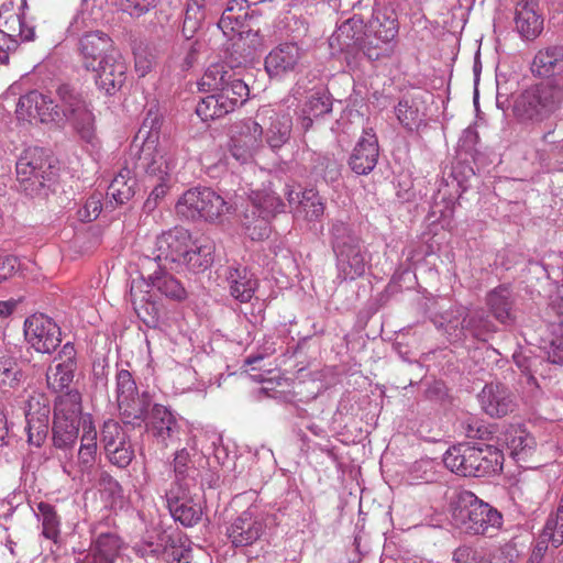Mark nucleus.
Here are the masks:
<instances>
[{
	"mask_svg": "<svg viewBox=\"0 0 563 563\" xmlns=\"http://www.w3.org/2000/svg\"><path fill=\"white\" fill-rule=\"evenodd\" d=\"M169 541L170 533L163 531L157 534L155 540L145 541L144 543L137 545L136 552L141 558L145 560L148 558H155L156 560L163 562Z\"/></svg>",
	"mask_w": 563,
	"mask_h": 563,
	"instance_id": "5fc2aeb1",
	"label": "nucleus"
},
{
	"mask_svg": "<svg viewBox=\"0 0 563 563\" xmlns=\"http://www.w3.org/2000/svg\"><path fill=\"white\" fill-rule=\"evenodd\" d=\"M102 60L101 65L92 69L96 73L95 82L106 95L113 96L125 82L128 67L118 53Z\"/></svg>",
	"mask_w": 563,
	"mask_h": 563,
	"instance_id": "6ab92c4d",
	"label": "nucleus"
},
{
	"mask_svg": "<svg viewBox=\"0 0 563 563\" xmlns=\"http://www.w3.org/2000/svg\"><path fill=\"white\" fill-rule=\"evenodd\" d=\"M191 550L185 545L179 536L170 533L167 551L163 562L165 563H189Z\"/></svg>",
	"mask_w": 563,
	"mask_h": 563,
	"instance_id": "e2e57ef3",
	"label": "nucleus"
},
{
	"mask_svg": "<svg viewBox=\"0 0 563 563\" xmlns=\"http://www.w3.org/2000/svg\"><path fill=\"white\" fill-rule=\"evenodd\" d=\"M115 393L123 423L140 427L146 410L151 407L152 396L150 393L139 394L133 375L128 369L117 372Z\"/></svg>",
	"mask_w": 563,
	"mask_h": 563,
	"instance_id": "9b49d317",
	"label": "nucleus"
},
{
	"mask_svg": "<svg viewBox=\"0 0 563 563\" xmlns=\"http://www.w3.org/2000/svg\"><path fill=\"white\" fill-rule=\"evenodd\" d=\"M518 368L526 375L529 384H537V376L545 378L549 375V363L545 355H534L531 352L514 354Z\"/></svg>",
	"mask_w": 563,
	"mask_h": 563,
	"instance_id": "ea45409f",
	"label": "nucleus"
},
{
	"mask_svg": "<svg viewBox=\"0 0 563 563\" xmlns=\"http://www.w3.org/2000/svg\"><path fill=\"white\" fill-rule=\"evenodd\" d=\"M129 439L130 435L124 431L118 421L112 419L104 421L100 434V442L104 452H107L108 449L110 450L114 446L124 444Z\"/></svg>",
	"mask_w": 563,
	"mask_h": 563,
	"instance_id": "864d4df0",
	"label": "nucleus"
},
{
	"mask_svg": "<svg viewBox=\"0 0 563 563\" xmlns=\"http://www.w3.org/2000/svg\"><path fill=\"white\" fill-rule=\"evenodd\" d=\"M503 452L489 444L471 445L460 443L446 450L443 463L451 472L461 476L483 477L503 470Z\"/></svg>",
	"mask_w": 563,
	"mask_h": 563,
	"instance_id": "7ed1b4c3",
	"label": "nucleus"
},
{
	"mask_svg": "<svg viewBox=\"0 0 563 563\" xmlns=\"http://www.w3.org/2000/svg\"><path fill=\"white\" fill-rule=\"evenodd\" d=\"M563 102V86L551 79L526 89L515 101L514 112L521 120L542 121Z\"/></svg>",
	"mask_w": 563,
	"mask_h": 563,
	"instance_id": "39448f33",
	"label": "nucleus"
},
{
	"mask_svg": "<svg viewBox=\"0 0 563 563\" xmlns=\"http://www.w3.org/2000/svg\"><path fill=\"white\" fill-rule=\"evenodd\" d=\"M190 456L189 453L183 449L177 451L174 457V481L180 482H194L196 468L194 465H190Z\"/></svg>",
	"mask_w": 563,
	"mask_h": 563,
	"instance_id": "680f3d73",
	"label": "nucleus"
},
{
	"mask_svg": "<svg viewBox=\"0 0 563 563\" xmlns=\"http://www.w3.org/2000/svg\"><path fill=\"white\" fill-rule=\"evenodd\" d=\"M369 32L383 44L393 41L398 34L396 12L388 8L375 9L369 21Z\"/></svg>",
	"mask_w": 563,
	"mask_h": 563,
	"instance_id": "c9c22d12",
	"label": "nucleus"
},
{
	"mask_svg": "<svg viewBox=\"0 0 563 563\" xmlns=\"http://www.w3.org/2000/svg\"><path fill=\"white\" fill-rule=\"evenodd\" d=\"M177 155L178 147L173 142L140 146L134 164L135 174L142 175L144 183L172 180V175L178 164Z\"/></svg>",
	"mask_w": 563,
	"mask_h": 563,
	"instance_id": "9d476101",
	"label": "nucleus"
},
{
	"mask_svg": "<svg viewBox=\"0 0 563 563\" xmlns=\"http://www.w3.org/2000/svg\"><path fill=\"white\" fill-rule=\"evenodd\" d=\"M264 126L252 118L245 119L239 125V135L234 136L246 144V147L257 152L263 145Z\"/></svg>",
	"mask_w": 563,
	"mask_h": 563,
	"instance_id": "8fccbe9b",
	"label": "nucleus"
},
{
	"mask_svg": "<svg viewBox=\"0 0 563 563\" xmlns=\"http://www.w3.org/2000/svg\"><path fill=\"white\" fill-rule=\"evenodd\" d=\"M497 331L495 323L484 310H473L464 316V340L471 336L486 342Z\"/></svg>",
	"mask_w": 563,
	"mask_h": 563,
	"instance_id": "58836bf2",
	"label": "nucleus"
},
{
	"mask_svg": "<svg viewBox=\"0 0 563 563\" xmlns=\"http://www.w3.org/2000/svg\"><path fill=\"white\" fill-rule=\"evenodd\" d=\"M303 52L296 43H283L272 49L265 58V69L271 77L296 71Z\"/></svg>",
	"mask_w": 563,
	"mask_h": 563,
	"instance_id": "4be33fe9",
	"label": "nucleus"
},
{
	"mask_svg": "<svg viewBox=\"0 0 563 563\" xmlns=\"http://www.w3.org/2000/svg\"><path fill=\"white\" fill-rule=\"evenodd\" d=\"M55 366H51L46 373L47 386L55 393L68 388L74 379V372L77 367L76 350L73 343L67 342L58 352Z\"/></svg>",
	"mask_w": 563,
	"mask_h": 563,
	"instance_id": "aec40b11",
	"label": "nucleus"
},
{
	"mask_svg": "<svg viewBox=\"0 0 563 563\" xmlns=\"http://www.w3.org/2000/svg\"><path fill=\"white\" fill-rule=\"evenodd\" d=\"M396 117L407 130H413L421 121L419 111L407 99H401L395 108Z\"/></svg>",
	"mask_w": 563,
	"mask_h": 563,
	"instance_id": "338daca9",
	"label": "nucleus"
},
{
	"mask_svg": "<svg viewBox=\"0 0 563 563\" xmlns=\"http://www.w3.org/2000/svg\"><path fill=\"white\" fill-rule=\"evenodd\" d=\"M80 419H71L65 416H54L53 444L59 450H70L77 442Z\"/></svg>",
	"mask_w": 563,
	"mask_h": 563,
	"instance_id": "4c0bfd02",
	"label": "nucleus"
},
{
	"mask_svg": "<svg viewBox=\"0 0 563 563\" xmlns=\"http://www.w3.org/2000/svg\"><path fill=\"white\" fill-rule=\"evenodd\" d=\"M136 179L129 168H122L109 186L108 195L118 205L128 202L135 195Z\"/></svg>",
	"mask_w": 563,
	"mask_h": 563,
	"instance_id": "c03bdc74",
	"label": "nucleus"
},
{
	"mask_svg": "<svg viewBox=\"0 0 563 563\" xmlns=\"http://www.w3.org/2000/svg\"><path fill=\"white\" fill-rule=\"evenodd\" d=\"M483 410L490 417L501 418L515 408L512 393L503 384L485 385L478 395Z\"/></svg>",
	"mask_w": 563,
	"mask_h": 563,
	"instance_id": "b1692460",
	"label": "nucleus"
},
{
	"mask_svg": "<svg viewBox=\"0 0 563 563\" xmlns=\"http://www.w3.org/2000/svg\"><path fill=\"white\" fill-rule=\"evenodd\" d=\"M25 380L22 369L18 368L11 357H0V387L18 389Z\"/></svg>",
	"mask_w": 563,
	"mask_h": 563,
	"instance_id": "603ef678",
	"label": "nucleus"
},
{
	"mask_svg": "<svg viewBox=\"0 0 563 563\" xmlns=\"http://www.w3.org/2000/svg\"><path fill=\"white\" fill-rule=\"evenodd\" d=\"M131 303L137 317L150 328H156L159 323V308L152 300V296L131 289Z\"/></svg>",
	"mask_w": 563,
	"mask_h": 563,
	"instance_id": "37998d69",
	"label": "nucleus"
},
{
	"mask_svg": "<svg viewBox=\"0 0 563 563\" xmlns=\"http://www.w3.org/2000/svg\"><path fill=\"white\" fill-rule=\"evenodd\" d=\"M249 93V86L243 80H233L217 93L202 98L196 107V113L202 121L223 118L242 106Z\"/></svg>",
	"mask_w": 563,
	"mask_h": 563,
	"instance_id": "f8f14e48",
	"label": "nucleus"
},
{
	"mask_svg": "<svg viewBox=\"0 0 563 563\" xmlns=\"http://www.w3.org/2000/svg\"><path fill=\"white\" fill-rule=\"evenodd\" d=\"M18 190L31 198H45L56 183L57 168L43 147L25 148L15 164Z\"/></svg>",
	"mask_w": 563,
	"mask_h": 563,
	"instance_id": "f03ea898",
	"label": "nucleus"
},
{
	"mask_svg": "<svg viewBox=\"0 0 563 563\" xmlns=\"http://www.w3.org/2000/svg\"><path fill=\"white\" fill-rule=\"evenodd\" d=\"M227 282L231 296L240 302H249L258 287V279L245 266L230 267Z\"/></svg>",
	"mask_w": 563,
	"mask_h": 563,
	"instance_id": "c756f323",
	"label": "nucleus"
},
{
	"mask_svg": "<svg viewBox=\"0 0 563 563\" xmlns=\"http://www.w3.org/2000/svg\"><path fill=\"white\" fill-rule=\"evenodd\" d=\"M330 244L335 256L336 279L353 282L364 276L371 256L362 239L350 224L335 220L329 229Z\"/></svg>",
	"mask_w": 563,
	"mask_h": 563,
	"instance_id": "f257e3e1",
	"label": "nucleus"
},
{
	"mask_svg": "<svg viewBox=\"0 0 563 563\" xmlns=\"http://www.w3.org/2000/svg\"><path fill=\"white\" fill-rule=\"evenodd\" d=\"M303 111L314 118L330 113L332 111V99L330 93L324 89L314 91L308 98Z\"/></svg>",
	"mask_w": 563,
	"mask_h": 563,
	"instance_id": "4d7b16f0",
	"label": "nucleus"
},
{
	"mask_svg": "<svg viewBox=\"0 0 563 563\" xmlns=\"http://www.w3.org/2000/svg\"><path fill=\"white\" fill-rule=\"evenodd\" d=\"M364 27L363 21L357 16L345 20L331 35L330 45L342 52L357 48L365 35Z\"/></svg>",
	"mask_w": 563,
	"mask_h": 563,
	"instance_id": "473e14b6",
	"label": "nucleus"
},
{
	"mask_svg": "<svg viewBox=\"0 0 563 563\" xmlns=\"http://www.w3.org/2000/svg\"><path fill=\"white\" fill-rule=\"evenodd\" d=\"M542 533L544 539L550 540L553 548H559L563 544V510L556 509L555 512L549 515Z\"/></svg>",
	"mask_w": 563,
	"mask_h": 563,
	"instance_id": "bf43d9fd",
	"label": "nucleus"
},
{
	"mask_svg": "<svg viewBox=\"0 0 563 563\" xmlns=\"http://www.w3.org/2000/svg\"><path fill=\"white\" fill-rule=\"evenodd\" d=\"M190 244L191 236L186 229L174 228L163 232L156 236L148 253L140 257V267L143 272H150L153 267L179 266Z\"/></svg>",
	"mask_w": 563,
	"mask_h": 563,
	"instance_id": "1a4fd4ad",
	"label": "nucleus"
},
{
	"mask_svg": "<svg viewBox=\"0 0 563 563\" xmlns=\"http://www.w3.org/2000/svg\"><path fill=\"white\" fill-rule=\"evenodd\" d=\"M265 531L263 521L250 509L233 519L225 529V536L235 549L253 545Z\"/></svg>",
	"mask_w": 563,
	"mask_h": 563,
	"instance_id": "dca6fc26",
	"label": "nucleus"
},
{
	"mask_svg": "<svg viewBox=\"0 0 563 563\" xmlns=\"http://www.w3.org/2000/svg\"><path fill=\"white\" fill-rule=\"evenodd\" d=\"M452 520L457 529L472 536L493 537L503 526L501 512L471 492L459 495Z\"/></svg>",
	"mask_w": 563,
	"mask_h": 563,
	"instance_id": "20e7f679",
	"label": "nucleus"
},
{
	"mask_svg": "<svg viewBox=\"0 0 563 563\" xmlns=\"http://www.w3.org/2000/svg\"><path fill=\"white\" fill-rule=\"evenodd\" d=\"M284 208V202L274 191H253L242 216V224L249 236L252 240L268 238L271 220L283 212Z\"/></svg>",
	"mask_w": 563,
	"mask_h": 563,
	"instance_id": "6e6552de",
	"label": "nucleus"
},
{
	"mask_svg": "<svg viewBox=\"0 0 563 563\" xmlns=\"http://www.w3.org/2000/svg\"><path fill=\"white\" fill-rule=\"evenodd\" d=\"M81 409L80 393L76 389H70L56 398L54 416L80 419Z\"/></svg>",
	"mask_w": 563,
	"mask_h": 563,
	"instance_id": "09e8293b",
	"label": "nucleus"
},
{
	"mask_svg": "<svg viewBox=\"0 0 563 563\" xmlns=\"http://www.w3.org/2000/svg\"><path fill=\"white\" fill-rule=\"evenodd\" d=\"M78 51L85 69L92 70L103 63L102 59L114 55L111 38L103 32L96 31L85 34L78 43Z\"/></svg>",
	"mask_w": 563,
	"mask_h": 563,
	"instance_id": "a211bd4d",
	"label": "nucleus"
},
{
	"mask_svg": "<svg viewBox=\"0 0 563 563\" xmlns=\"http://www.w3.org/2000/svg\"><path fill=\"white\" fill-rule=\"evenodd\" d=\"M285 194L290 206L297 205L296 214L302 217L306 221H319L323 217L325 205L318 191L313 189H306L302 192L288 190Z\"/></svg>",
	"mask_w": 563,
	"mask_h": 563,
	"instance_id": "a878e982",
	"label": "nucleus"
},
{
	"mask_svg": "<svg viewBox=\"0 0 563 563\" xmlns=\"http://www.w3.org/2000/svg\"><path fill=\"white\" fill-rule=\"evenodd\" d=\"M466 308L463 306H451L449 309L437 312L431 321L437 329L441 330L452 343L464 341V316Z\"/></svg>",
	"mask_w": 563,
	"mask_h": 563,
	"instance_id": "bb28decb",
	"label": "nucleus"
},
{
	"mask_svg": "<svg viewBox=\"0 0 563 563\" xmlns=\"http://www.w3.org/2000/svg\"><path fill=\"white\" fill-rule=\"evenodd\" d=\"M143 276L147 278L148 285L156 289L162 296L181 301L187 298V291L183 284L172 274L167 272V267H153L150 272H143Z\"/></svg>",
	"mask_w": 563,
	"mask_h": 563,
	"instance_id": "c85d7f7f",
	"label": "nucleus"
},
{
	"mask_svg": "<svg viewBox=\"0 0 563 563\" xmlns=\"http://www.w3.org/2000/svg\"><path fill=\"white\" fill-rule=\"evenodd\" d=\"M25 341L38 353L51 354L62 342L58 324L43 313L27 317L23 324Z\"/></svg>",
	"mask_w": 563,
	"mask_h": 563,
	"instance_id": "ddd939ff",
	"label": "nucleus"
},
{
	"mask_svg": "<svg viewBox=\"0 0 563 563\" xmlns=\"http://www.w3.org/2000/svg\"><path fill=\"white\" fill-rule=\"evenodd\" d=\"M104 453L109 462L119 468L128 467L134 459V450L130 439L124 444L108 449Z\"/></svg>",
	"mask_w": 563,
	"mask_h": 563,
	"instance_id": "69168bd1",
	"label": "nucleus"
},
{
	"mask_svg": "<svg viewBox=\"0 0 563 563\" xmlns=\"http://www.w3.org/2000/svg\"><path fill=\"white\" fill-rule=\"evenodd\" d=\"M175 209L187 220L214 222L231 212L232 205L210 187H195L179 197Z\"/></svg>",
	"mask_w": 563,
	"mask_h": 563,
	"instance_id": "423d86ee",
	"label": "nucleus"
},
{
	"mask_svg": "<svg viewBox=\"0 0 563 563\" xmlns=\"http://www.w3.org/2000/svg\"><path fill=\"white\" fill-rule=\"evenodd\" d=\"M539 349L543 352L548 362L555 365H563V333L561 325L548 327V333L539 341Z\"/></svg>",
	"mask_w": 563,
	"mask_h": 563,
	"instance_id": "79ce46f5",
	"label": "nucleus"
},
{
	"mask_svg": "<svg viewBox=\"0 0 563 563\" xmlns=\"http://www.w3.org/2000/svg\"><path fill=\"white\" fill-rule=\"evenodd\" d=\"M206 18L205 4L202 0H190L183 23V35L189 40L195 33L201 27L202 22Z\"/></svg>",
	"mask_w": 563,
	"mask_h": 563,
	"instance_id": "3c124183",
	"label": "nucleus"
},
{
	"mask_svg": "<svg viewBox=\"0 0 563 563\" xmlns=\"http://www.w3.org/2000/svg\"><path fill=\"white\" fill-rule=\"evenodd\" d=\"M122 547L120 537L114 532L100 533L90 545L81 563H114Z\"/></svg>",
	"mask_w": 563,
	"mask_h": 563,
	"instance_id": "7c9ffc66",
	"label": "nucleus"
},
{
	"mask_svg": "<svg viewBox=\"0 0 563 563\" xmlns=\"http://www.w3.org/2000/svg\"><path fill=\"white\" fill-rule=\"evenodd\" d=\"M168 510L174 520L180 522L184 527H194L202 517V506L196 497Z\"/></svg>",
	"mask_w": 563,
	"mask_h": 563,
	"instance_id": "de8ad7c7",
	"label": "nucleus"
},
{
	"mask_svg": "<svg viewBox=\"0 0 563 563\" xmlns=\"http://www.w3.org/2000/svg\"><path fill=\"white\" fill-rule=\"evenodd\" d=\"M162 123L163 117L158 110L150 109L135 135L133 145L135 147L159 145L161 143L158 142V139Z\"/></svg>",
	"mask_w": 563,
	"mask_h": 563,
	"instance_id": "a19ab883",
	"label": "nucleus"
},
{
	"mask_svg": "<svg viewBox=\"0 0 563 563\" xmlns=\"http://www.w3.org/2000/svg\"><path fill=\"white\" fill-rule=\"evenodd\" d=\"M531 70L539 77H553L563 86V46H550L539 51L531 65Z\"/></svg>",
	"mask_w": 563,
	"mask_h": 563,
	"instance_id": "cd10ccee",
	"label": "nucleus"
},
{
	"mask_svg": "<svg viewBox=\"0 0 563 563\" xmlns=\"http://www.w3.org/2000/svg\"><path fill=\"white\" fill-rule=\"evenodd\" d=\"M257 118L269 121L264 128L263 137L273 152H277L289 142L292 131V119L289 114L263 109L257 113Z\"/></svg>",
	"mask_w": 563,
	"mask_h": 563,
	"instance_id": "412c9836",
	"label": "nucleus"
},
{
	"mask_svg": "<svg viewBox=\"0 0 563 563\" xmlns=\"http://www.w3.org/2000/svg\"><path fill=\"white\" fill-rule=\"evenodd\" d=\"M379 146L377 136L372 128L363 130V134L353 148L349 166L357 175H368L377 165Z\"/></svg>",
	"mask_w": 563,
	"mask_h": 563,
	"instance_id": "f3484780",
	"label": "nucleus"
},
{
	"mask_svg": "<svg viewBox=\"0 0 563 563\" xmlns=\"http://www.w3.org/2000/svg\"><path fill=\"white\" fill-rule=\"evenodd\" d=\"M16 118L30 123H60L63 114H58V106L37 90H32L20 97L16 104Z\"/></svg>",
	"mask_w": 563,
	"mask_h": 563,
	"instance_id": "2eb2a0df",
	"label": "nucleus"
},
{
	"mask_svg": "<svg viewBox=\"0 0 563 563\" xmlns=\"http://www.w3.org/2000/svg\"><path fill=\"white\" fill-rule=\"evenodd\" d=\"M192 497L190 493V482L174 481L170 487L165 490V499L168 509H173V507L180 503H188V499Z\"/></svg>",
	"mask_w": 563,
	"mask_h": 563,
	"instance_id": "0e129e2a",
	"label": "nucleus"
},
{
	"mask_svg": "<svg viewBox=\"0 0 563 563\" xmlns=\"http://www.w3.org/2000/svg\"><path fill=\"white\" fill-rule=\"evenodd\" d=\"M311 172L327 183H334L341 176V165L332 154L313 153L311 156Z\"/></svg>",
	"mask_w": 563,
	"mask_h": 563,
	"instance_id": "a18cd8bd",
	"label": "nucleus"
},
{
	"mask_svg": "<svg viewBox=\"0 0 563 563\" xmlns=\"http://www.w3.org/2000/svg\"><path fill=\"white\" fill-rule=\"evenodd\" d=\"M255 20V10L250 8L246 0H230L218 26L225 35H235V32H244V27Z\"/></svg>",
	"mask_w": 563,
	"mask_h": 563,
	"instance_id": "393cba45",
	"label": "nucleus"
},
{
	"mask_svg": "<svg viewBox=\"0 0 563 563\" xmlns=\"http://www.w3.org/2000/svg\"><path fill=\"white\" fill-rule=\"evenodd\" d=\"M233 80H243L238 76L235 70L225 63L211 64L202 77L200 78L198 86L200 91L209 92L214 95L222 89L231 85Z\"/></svg>",
	"mask_w": 563,
	"mask_h": 563,
	"instance_id": "72a5a7b5",
	"label": "nucleus"
},
{
	"mask_svg": "<svg viewBox=\"0 0 563 563\" xmlns=\"http://www.w3.org/2000/svg\"><path fill=\"white\" fill-rule=\"evenodd\" d=\"M486 303L495 317L501 323H511L514 321L512 291L507 286H498L490 290L486 297Z\"/></svg>",
	"mask_w": 563,
	"mask_h": 563,
	"instance_id": "e433bc0d",
	"label": "nucleus"
},
{
	"mask_svg": "<svg viewBox=\"0 0 563 563\" xmlns=\"http://www.w3.org/2000/svg\"><path fill=\"white\" fill-rule=\"evenodd\" d=\"M510 456L517 462H527L536 449L534 438L521 427H510L504 435Z\"/></svg>",
	"mask_w": 563,
	"mask_h": 563,
	"instance_id": "f704fd0d",
	"label": "nucleus"
},
{
	"mask_svg": "<svg viewBox=\"0 0 563 563\" xmlns=\"http://www.w3.org/2000/svg\"><path fill=\"white\" fill-rule=\"evenodd\" d=\"M38 511L42 517L43 536L51 540H56L59 534V519L53 506L41 503Z\"/></svg>",
	"mask_w": 563,
	"mask_h": 563,
	"instance_id": "052dcab7",
	"label": "nucleus"
},
{
	"mask_svg": "<svg viewBox=\"0 0 563 563\" xmlns=\"http://www.w3.org/2000/svg\"><path fill=\"white\" fill-rule=\"evenodd\" d=\"M143 423L146 431L163 446H168L179 440L181 424L177 415L168 407L152 404L146 410Z\"/></svg>",
	"mask_w": 563,
	"mask_h": 563,
	"instance_id": "4468645a",
	"label": "nucleus"
},
{
	"mask_svg": "<svg viewBox=\"0 0 563 563\" xmlns=\"http://www.w3.org/2000/svg\"><path fill=\"white\" fill-rule=\"evenodd\" d=\"M214 244L209 240L191 241L187 247L179 266H184L187 271L198 274L207 271L213 263Z\"/></svg>",
	"mask_w": 563,
	"mask_h": 563,
	"instance_id": "2f4dec72",
	"label": "nucleus"
},
{
	"mask_svg": "<svg viewBox=\"0 0 563 563\" xmlns=\"http://www.w3.org/2000/svg\"><path fill=\"white\" fill-rule=\"evenodd\" d=\"M235 34L239 36V41L234 45L243 51H246V57H252L255 52L264 46L263 36L260 34V31L254 30V22L244 27V32H235Z\"/></svg>",
	"mask_w": 563,
	"mask_h": 563,
	"instance_id": "13d9d810",
	"label": "nucleus"
},
{
	"mask_svg": "<svg viewBox=\"0 0 563 563\" xmlns=\"http://www.w3.org/2000/svg\"><path fill=\"white\" fill-rule=\"evenodd\" d=\"M49 402L45 395L40 393L30 395L25 404L26 421L49 420Z\"/></svg>",
	"mask_w": 563,
	"mask_h": 563,
	"instance_id": "6e6d98bb",
	"label": "nucleus"
},
{
	"mask_svg": "<svg viewBox=\"0 0 563 563\" xmlns=\"http://www.w3.org/2000/svg\"><path fill=\"white\" fill-rule=\"evenodd\" d=\"M515 24L522 38H537L543 30L539 0H520L516 5Z\"/></svg>",
	"mask_w": 563,
	"mask_h": 563,
	"instance_id": "5701e85b",
	"label": "nucleus"
},
{
	"mask_svg": "<svg viewBox=\"0 0 563 563\" xmlns=\"http://www.w3.org/2000/svg\"><path fill=\"white\" fill-rule=\"evenodd\" d=\"M97 460V450L79 448L76 463H65L63 471L74 479L91 475Z\"/></svg>",
	"mask_w": 563,
	"mask_h": 563,
	"instance_id": "49530a36",
	"label": "nucleus"
},
{
	"mask_svg": "<svg viewBox=\"0 0 563 563\" xmlns=\"http://www.w3.org/2000/svg\"><path fill=\"white\" fill-rule=\"evenodd\" d=\"M1 554L8 556L5 563H22L31 556L26 545L19 540H13L11 537L7 538Z\"/></svg>",
	"mask_w": 563,
	"mask_h": 563,
	"instance_id": "774afa93",
	"label": "nucleus"
},
{
	"mask_svg": "<svg viewBox=\"0 0 563 563\" xmlns=\"http://www.w3.org/2000/svg\"><path fill=\"white\" fill-rule=\"evenodd\" d=\"M60 123L68 121L78 135L91 143L95 139V115L82 92L73 85L60 84L56 89Z\"/></svg>",
	"mask_w": 563,
	"mask_h": 563,
	"instance_id": "0eeeda50",
	"label": "nucleus"
}]
</instances>
